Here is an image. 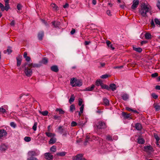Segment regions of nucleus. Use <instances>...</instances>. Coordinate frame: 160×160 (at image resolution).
<instances>
[{
    "label": "nucleus",
    "mask_w": 160,
    "mask_h": 160,
    "mask_svg": "<svg viewBox=\"0 0 160 160\" xmlns=\"http://www.w3.org/2000/svg\"><path fill=\"white\" fill-rule=\"evenodd\" d=\"M75 32V30L74 29H72L70 32L71 34L72 35Z\"/></svg>",
    "instance_id": "obj_63"
},
{
    "label": "nucleus",
    "mask_w": 160,
    "mask_h": 160,
    "mask_svg": "<svg viewBox=\"0 0 160 160\" xmlns=\"http://www.w3.org/2000/svg\"><path fill=\"white\" fill-rule=\"evenodd\" d=\"M136 129L138 131H140L142 129V126L141 124L139 123H137L135 125Z\"/></svg>",
    "instance_id": "obj_19"
},
{
    "label": "nucleus",
    "mask_w": 160,
    "mask_h": 160,
    "mask_svg": "<svg viewBox=\"0 0 160 160\" xmlns=\"http://www.w3.org/2000/svg\"><path fill=\"white\" fill-rule=\"evenodd\" d=\"M157 6L158 7V8L160 10V2L159 1H158V2L157 4Z\"/></svg>",
    "instance_id": "obj_64"
},
{
    "label": "nucleus",
    "mask_w": 160,
    "mask_h": 160,
    "mask_svg": "<svg viewBox=\"0 0 160 160\" xmlns=\"http://www.w3.org/2000/svg\"><path fill=\"white\" fill-rule=\"evenodd\" d=\"M154 106L156 111H158L160 110V105L158 104H154Z\"/></svg>",
    "instance_id": "obj_40"
},
{
    "label": "nucleus",
    "mask_w": 160,
    "mask_h": 160,
    "mask_svg": "<svg viewBox=\"0 0 160 160\" xmlns=\"http://www.w3.org/2000/svg\"><path fill=\"white\" fill-rule=\"evenodd\" d=\"M22 6L20 4H18L17 7V8L18 10H20L22 8Z\"/></svg>",
    "instance_id": "obj_56"
},
{
    "label": "nucleus",
    "mask_w": 160,
    "mask_h": 160,
    "mask_svg": "<svg viewBox=\"0 0 160 160\" xmlns=\"http://www.w3.org/2000/svg\"><path fill=\"white\" fill-rule=\"evenodd\" d=\"M66 154V152H61L57 153L56 155L58 156H64Z\"/></svg>",
    "instance_id": "obj_32"
},
{
    "label": "nucleus",
    "mask_w": 160,
    "mask_h": 160,
    "mask_svg": "<svg viewBox=\"0 0 160 160\" xmlns=\"http://www.w3.org/2000/svg\"><path fill=\"white\" fill-rule=\"evenodd\" d=\"M8 149V146L4 144L0 145V150L2 152Z\"/></svg>",
    "instance_id": "obj_13"
},
{
    "label": "nucleus",
    "mask_w": 160,
    "mask_h": 160,
    "mask_svg": "<svg viewBox=\"0 0 160 160\" xmlns=\"http://www.w3.org/2000/svg\"><path fill=\"white\" fill-rule=\"evenodd\" d=\"M103 102L104 105L105 106H108L109 105V101L106 98H103Z\"/></svg>",
    "instance_id": "obj_23"
},
{
    "label": "nucleus",
    "mask_w": 160,
    "mask_h": 160,
    "mask_svg": "<svg viewBox=\"0 0 160 160\" xmlns=\"http://www.w3.org/2000/svg\"><path fill=\"white\" fill-rule=\"evenodd\" d=\"M133 49L134 50L139 53L141 52L142 51V49L141 48L133 47Z\"/></svg>",
    "instance_id": "obj_33"
},
{
    "label": "nucleus",
    "mask_w": 160,
    "mask_h": 160,
    "mask_svg": "<svg viewBox=\"0 0 160 160\" xmlns=\"http://www.w3.org/2000/svg\"><path fill=\"white\" fill-rule=\"evenodd\" d=\"M75 99V97L73 94H72L71 95L70 98L69 99V102L71 104L72 102H73Z\"/></svg>",
    "instance_id": "obj_38"
},
{
    "label": "nucleus",
    "mask_w": 160,
    "mask_h": 160,
    "mask_svg": "<svg viewBox=\"0 0 160 160\" xmlns=\"http://www.w3.org/2000/svg\"><path fill=\"white\" fill-rule=\"evenodd\" d=\"M92 140H95V141H98V142L100 143V141L102 140H103L101 138H100L98 137H96L95 136H93L92 137Z\"/></svg>",
    "instance_id": "obj_26"
},
{
    "label": "nucleus",
    "mask_w": 160,
    "mask_h": 160,
    "mask_svg": "<svg viewBox=\"0 0 160 160\" xmlns=\"http://www.w3.org/2000/svg\"><path fill=\"white\" fill-rule=\"evenodd\" d=\"M158 76V73L157 72L153 73L152 74L151 76L153 78H155Z\"/></svg>",
    "instance_id": "obj_59"
},
{
    "label": "nucleus",
    "mask_w": 160,
    "mask_h": 160,
    "mask_svg": "<svg viewBox=\"0 0 160 160\" xmlns=\"http://www.w3.org/2000/svg\"><path fill=\"white\" fill-rule=\"evenodd\" d=\"M102 83V81L100 79H98L96 82V85L98 86H101Z\"/></svg>",
    "instance_id": "obj_31"
},
{
    "label": "nucleus",
    "mask_w": 160,
    "mask_h": 160,
    "mask_svg": "<svg viewBox=\"0 0 160 160\" xmlns=\"http://www.w3.org/2000/svg\"><path fill=\"white\" fill-rule=\"evenodd\" d=\"M122 99L124 101H127L129 98V96L127 93H124L121 95Z\"/></svg>",
    "instance_id": "obj_17"
},
{
    "label": "nucleus",
    "mask_w": 160,
    "mask_h": 160,
    "mask_svg": "<svg viewBox=\"0 0 160 160\" xmlns=\"http://www.w3.org/2000/svg\"><path fill=\"white\" fill-rule=\"evenodd\" d=\"M70 84L72 87H80L82 85V82L75 78H72L70 81Z\"/></svg>",
    "instance_id": "obj_3"
},
{
    "label": "nucleus",
    "mask_w": 160,
    "mask_h": 160,
    "mask_svg": "<svg viewBox=\"0 0 160 160\" xmlns=\"http://www.w3.org/2000/svg\"><path fill=\"white\" fill-rule=\"evenodd\" d=\"M51 70L55 72H57L59 71V69L57 66L55 65H53L51 67Z\"/></svg>",
    "instance_id": "obj_16"
},
{
    "label": "nucleus",
    "mask_w": 160,
    "mask_h": 160,
    "mask_svg": "<svg viewBox=\"0 0 160 160\" xmlns=\"http://www.w3.org/2000/svg\"><path fill=\"white\" fill-rule=\"evenodd\" d=\"M12 52V48L10 47H8L6 50H4L3 51L4 54H6L7 52L8 54H10Z\"/></svg>",
    "instance_id": "obj_20"
},
{
    "label": "nucleus",
    "mask_w": 160,
    "mask_h": 160,
    "mask_svg": "<svg viewBox=\"0 0 160 160\" xmlns=\"http://www.w3.org/2000/svg\"><path fill=\"white\" fill-rule=\"evenodd\" d=\"M37 124L38 123L37 122H34L33 126L32 127V129L34 131H36L37 130Z\"/></svg>",
    "instance_id": "obj_47"
},
{
    "label": "nucleus",
    "mask_w": 160,
    "mask_h": 160,
    "mask_svg": "<svg viewBox=\"0 0 160 160\" xmlns=\"http://www.w3.org/2000/svg\"><path fill=\"white\" fill-rule=\"evenodd\" d=\"M106 139L108 141H112V137L109 135H108L107 136Z\"/></svg>",
    "instance_id": "obj_53"
},
{
    "label": "nucleus",
    "mask_w": 160,
    "mask_h": 160,
    "mask_svg": "<svg viewBox=\"0 0 160 160\" xmlns=\"http://www.w3.org/2000/svg\"><path fill=\"white\" fill-rule=\"evenodd\" d=\"M100 66H98V68H104L105 65V63L104 62H100L99 63Z\"/></svg>",
    "instance_id": "obj_45"
},
{
    "label": "nucleus",
    "mask_w": 160,
    "mask_h": 160,
    "mask_svg": "<svg viewBox=\"0 0 160 160\" xmlns=\"http://www.w3.org/2000/svg\"><path fill=\"white\" fill-rule=\"evenodd\" d=\"M109 76H110V75H109L108 74H104V75H102L100 77V78H102L105 79V78H107Z\"/></svg>",
    "instance_id": "obj_49"
},
{
    "label": "nucleus",
    "mask_w": 160,
    "mask_h": 160,
    "mask_svg": "<svg viewBox=\"0 0 160 160\" xmlns=\"http://www.w3.org/2000/svg\"><path fill=\"white\" fill-rule=\"evenodd\" d=\"M138 140V142L139 144H143L145 142L144 139L142 138H139Z\"/></svg>",
    "instance_id": "obj_28"
},
{
    "label": "nucleus",
    "mask_w": 160,
    "mask_h": 160,
    "mask_svg": "<svg viewBox=\"0 0 160 160\" xmlns=\"http://www.w3.org/2000/svg\"><path fill=\"white\" fill-rule=\"evenodd\" d=\"M96 127L97 133L98 135H100L102 134L100 130L105 129L107 127V126L106 123L104 122L99 121L96 124Z\"/></svg>",
    "instance_id": "obj_1"
},
{
    "label": "nucleus",
    "mask_w": 160,
    "mask_h": 160,
    "mask_svg": "<svg viewBox=\"0 0 160 160\" xmlns=\"http://www.w3.org/2000/svg\"><path fill=\"white\" fill-rule=\"evenodd\" d=\"M149 8L147 7V5L144 4L142 5L141 9L139 10V12L142 16L145 17L147 16V13L149 12Z\"/></svg>",
    "instance_id": "obj_2"
},
{
    "label": "nucleus",
    "mask_w": 160,
    "mask_h": 160,
    "mask_svg": "<svg viewBox=\"0 0 160 160\" xmlns=\"http://www.w3.org/2000/svg\"><path fill=\"white\" fill-rule=\"evenodd\" d=\"M154 136L156 140V142H158L160 140V138L158 136L157 134L154 133Z\"/></svg>",
    "instance_id": "obj_44"
},
{
    "label": "nucleus",
    "mask_w": 160,
    "mask_h": 160,
    "mask_svg": "<svg viewBox=\"0 0 160 160\" xmlns=\"http://www.w3.org/2000/svg\"><path fill=\"white\" fill-rule=\"evenodd\" d=\"M10 126L13 127L14 128H15L16 127V124L13 122H12L10 123Z\"/></svg>",
    "instance_id": "obj_51"
},
{
    "label": "nucleus",
    "mask_w": 160,
    "mask_h": 160,
    "mask_svg": "<svg viewBox=\"0 0 160 160\" xmlns=\"http://www.w3.org/2000/svg\"><path fill=\"white\" fill-rule=\"evenodd\" d=\"M82 99L80 98L79 99L78 105L79 106H82Z\"/></svg>",
    "instance_id": "obj_55"
},
{
    "label": "nucleus",
    "mask_w": 160,
    "mask_h": 160,
    "mask_svg": "<svg viewBox=\"0 0 160 160\" xmlns=\"http://www.w3.org/2000/svg\"><path fill=\"white\" fill-rule=\"evenodd\" d=\"M53 118L55 120H58L59 119V118L60 117V116H57L56 115H55L53 116Z\"/></svg>",
    "instance_id": "obj_57"
},
{
    "label": "nucleus",
    "mask_w": 160,
    "mask_h": 160,
    "mask_svg": "<svg viewBox=\"0 0 160 160\" xmlns=\"http://www.w3.org/2000/svg\"><path fill=\"white\" fill-rule=\"evenodd\" d=\"M133 2V3L132 6L131 8L132 9H134L138 7L139 4V1L138 0H134Z\"/></svg>",
    "instance_id": "obj_9"
},
{
    "label": "nucleus",
    "mask_w": 160,
    "mask_h": 160,
    "mask_svg": "<svg viewBox=\"0 0 160 160\" xmlns=\"http://www.w3.org/2000/svg\"><path fill=\"white\" fill-rule=\"evenodd\" d=\"M144 150L145 151L151 152L153 151V148L151 145H148L144 147Z\"/></svg>",
    "instance_id": "obj_8"
},
{
    "label": "nucleus",
    "mask_w": 160,
    "mask_h": 160,
    "mask_svg": "<svg viewBox=\"0 0 160 160\" xmlns=\"http://www.w3.org/2000/svg\"><path fill=\"white\" fill-rule=\"evenodd\" d=\"M101 86L102 89H105L108 90H109V88L108 85L103 84V83Z\"/></svg>",
    "instance_id": "obj_39"
},
{
    "label": "nucleus",
    "mask_w": 160,
    "mask_h": 160,
    "mask_svg": "<svg viewBox=\"0 0 160 160\" xmlns=\"http://www.w3.org/2000/svg\"><path fill=\"white\" fill-rule=\"evenodd\" d=\"M40 112L44 116H47L48 114V112L47 111H45L42 112Z\"/></svg>",
    "instance_id": "obj_46"
},
{
    "label": "nucleus",
    "mask_w": 160,
    "mask_h": 160,
    "mask_svg": "<svg viewBox=\"0 0 160 160\" xmlns=\"http://www.w3.org/2000/svg\"><path fill=\"white\" fill-rule=\"evenodd\" d=\"M75 109V107L74 105L72 104L70 107V111L71 112H73Z\"/></svg>",
    "instance_id": "obj_35"
},
{
    "label": "nucleus",
    "mask_w": 160,
    "mask_h": 160,
    "mask_svg": "<svg viewBox=\"0 0 160 160\" xmlns=\"http://www.w3.org/2000/svg\"><path fill=\"white\" fill-rule=\"evenodd\" d=\"M109 89H111L113 91H115L116 89V85L114 83L111 84L109 87Z\"/></svg>",
    "instance_id": "obj_24"
},
{
    "label": "nucleus",
    "mask_w": 160,
    "mask_h": 160,
    "mask_svg": "<svg viewBox=\"0 0 160 160\" xmlns=\"http://www.w3.org/2000/svg\"><path fill=\"white\" fill-rule=\"evenodd\" d=\"M8 1L9 0H4L5 6V7L4 6V10H6L7 11H8L10 8L8 4Z\"/></svg>",
    "instance_id": "obj_18"
},
{
    "label": "nucleus",
    "mask_w": 160,
    "mask_h": 160,
    "mask_svg": "<svg viewBox=\"0 0 160 160\" xmlns=\"http://www.w3.org/2000/svg\"><path fill=\"white\" fill-rule=\"evenodd\" d=\"M95 87V86L94 85H92V86L91 87H88L85 88V91H92L94 89Z\"/></svg>",
    "instance_id": "obj_27"
},
{
    "label": "nucleus",
    "mask_w": 160,
    "mask_h": 160,
    "mask_svg": "<svg viewBox=\"0 0 160 160\" xmlns=\"http://www.w3.org/2000/svg\"><path fill=\"white\" fill-rule=\"evenodd\" d=\"M84 105L82 104L80 108V111L78 112V114L79 116L81 115L82 113L83 112Z\"/></svg>",
    "instance_id": "obj_37"
},
{
    "label": "nucleus",
    "mask_w": 160,
    "mask_h": 160,
    "mask_svg": "<svg viewBox=\"0 0 160 160\" xmlns=\"http://www.w3.org/2000/svg\"><path fill=\"white\" fill-rule=\"evenodd\" d=\"M22 57L21 56H18L16 58L17 61V66H19L21 64Z\"/></svg>",
    "instance_id": "obj_15"
},
{
    "label": "nucleus",
    "mask_w": 160,
    "mask_h": 160,
    "mask_svg": "<svg viewBox=\"0 0 160 160\" xmlns=\"http://www.w3.org/2000/svg\"><path fill=\"white\" fill-rule=\"evenodd\" d=\"M44 36V32L41 31L40 32L38 35V37L39 40H41L42 39Z\"/></svg>",
    "instance_id": "obj_22"
},
{
    "label": "nucleus",
    "mask_w": 160,
    "mask_h": 160,
    "mask_svg": "<svg viewBox=\"0 0 160 160\" xmlns=\"http://www.w3.org/2000/svg\"><path fill=\"white\" fill-rule=\"evenodd\" d=\"M45 134L48 137H52L55 136V134L50 132H46Z\"/></svg>",
    "instance_id": "obj_29"
},
{
    "label": "nucleus",
    "mask_w": 160,
    "mask_h": 160,
    "mask_svg": "<svg viewBox=\"0 0 160 160\" xmlns=\"http://www.w3.org/2000/svg\"><path fill=\"white\" fill-rule=\"evenodd\" d=\"M106 43L108 48L112 50H114L115 49V48L113 47L112 44H111V42L109 41H107Z\"/></svg>",
    "instance_id": "obj_12"
},
{
    "label": "nucleus",
    "mask_w": 160,
    "mask_h": 160,
    "mask_svg": "<svg viewBox=\"0 0 160 160\" xmlns=\"http://www.w3.org/2000/svg\"><path fill=\"white\" fill-rule=\"evenodd\" d=\"M40 66H41V65L40 64H36V63H34V64L33 63L32 67L39 68V67H40Z\"/></svg>",
    "instance_id": "obj_54"
},
{
    "label": "nucleus",
    "mask_w": 160,
    "mask_h": 160,
    "mask_svg": "<svg viewBox=\"0 0 160 160\" xmlns=\"http://www.w3.org/2000/svg\"><path fill=\"white\" fill-rule=\"evenodd\" d=\"M15 22L14 20L12 21L10 23V25L12 26H14L15 25Z\"/></svg>",
    "instance_id": "obj_61"
},
{
    "label": "nucleus",
    "mask_w": 160,
    "mask_h": 160,
    "mask_svg": "<svg viewBox=\"0 0 160 160\" xmlns=\"http://www.w3.org/2000/svg\"><path fill=\"white\" fill-rule=\"evenodd\" d=\"M0 8L1 9L2 11H4V6L1 3H0Z\"/></svg>",
    "instance_id": "obj_60"
},
{
    "label": "nucleus",
    "mask_w": 160,
    "mask_h": 160,
    "mask_svg": "<svg viewBox=\"0 0 160 160\" xmlns=\"http://www.w3.org/2000/svg\"><path fill=\"white\" fill-rule=\"evenodd\" d=\"M58 131L60 134H62V135L66 137L68 132L66 128H63L62 126H59L58 128Z\"/></svg>",
    "instance_id": "obj_4"
},
{
    "label": "nucleus",
    "mask_w": 160,
    "mask_h": 160,
    "mask_svg": "<svg viewBox=\"0 0 160 160\" xmlns=\"http://www.w3.org/2000/svg\"><path fill=\"white\" fill-rule=\"evenodd\" d=\"M56 111L59 112V114H63L65 112L61 108H57L56 110Z\"/></svg>",
    "instance_id": "obj_34"
},
{
    "label": "nucleus",
    "mask_w": 160,
    "mask_h": 160,
    "mask_svg": "<svg viewBox=\"0 0 160 160\" xmlns=\"http://www.w3.org/2000/svg\"><path fill=\"white\" fill-rule=\"evenodd\" d=\"M152 98L155 99H156L158 98V96L156 94H155V93H152Z\"/></svg>",
    "instance_id": "obj_52"
},
{
    "label": "nucleus",
    "mask_w": 160,
    "mask_h": 160,
    "mask_svg": "<svg viewBox=\"0 0 160 160\" xmlns=\"http://www.w3.org/2000/svg\"><path fill=\"white\" fill-rule=\"evenodd\" d=\"M154 21L156 25L160 27V21L157 18H155L154 19Z\"/></svg>",
    "instance_id": "obj_36"
},
{
    "label": "nucleus",
    "mask_w": 160,
    "mask_h": 160,
    "mask_svg": "<svg viewBox=\"0 0 160 160\" xmlns=\"http://www.w3.org/2000/svg\"><path fill=\"white\" fill-rule=\"evenodd\" d=\"M56 141V139L55 138H52L49 141V143L50 144H53Z\"/></svg>",
    "instance_id": "obj_30"
},
{
    "label": "nucleus",
    "mask_w": 160,
    "mask_h": 160,
    "mask_svg": "<svg viewBox=\"0 0 160 160\" xmlns=\"http://www.w3.org/2000/svg\"><path fill=\"white\" fill-rule=\"evenodd\" d=\"M45 158L48 160H52L53 158V156L52 154L49 152L45 153Z\"/></svg>",
    "instance_id": "obj_10"
},
{
    "label": "nucleus",
    "mask_w": 160,
    "mask_h": 160,
    "mask_svg": "<svg viewBox=\"0 0 160 160\" xmlns=\"http://www.w3.org/2000/svg\"><path fill=\"white\" fill-rule=\"evenodd\" d=\"M50 151L53 152H55L56 151V147L55 146L52 147L50 149Z\"/></svg>",
    "instance_id": "obj_41"
},
{
    "label": "nucleus",
    "mask_w": 160,
    "mask_h": 160,
    "mask_svg": "<svg viewBox=\"0 0 160 160\" xmlns=\"http://www.w3.org/2000/svg\"><path fill=\"white\" fill-rule=\"evenodd\" d=\"M38 154L34 151H29L28 152V155L29 157H34L37 156Z\"/></svg>",
    "instance_id": "obj_11"
},
{
    "label": "nucleus",
    "mask_w": 160,
    "mask_h": 160,
    "mask_svg": "<svg viewBox=\"0 0 160 160\" xmlns=\"http://www.w3.org/2000/svg\"><path fill=\"white\" fill-rule=\"evenodd\" d=\"M42 63L44 64H46L48 62V59L46 58H43L42 61Z\"/></svg>",
    "instance_id": "obj_43"
},
{
    "label": "nucleus",
    "mask_w": 160,
    "mask_h": 160,
    "mask_svg": "<svg viewBox=\"0 0 160 160\" xmlns=\"http://www.w3.org/2000/svg\"><path fill=\"white\" fill-rule=\"evenodd\" d=\"M77 125V122H75L73 121L71 122V126L74 127Z\"/></svg>",
    "instance_id": "obj_58"
},
{
    "label": "nucleus",
    "mask_w": 160,
    "mask_h": 160,
    "mask_svg": "<svg viewBox=\"0 0 160 160\" xmlns=\"http://www.w3.org/2000/svg\"><path fill=\"white\" fill-rule=\"evenodd\" d=\"M24 72L26 75L28 77L31 76L32 73V69L29 68L28 67H24Z\"/></svg>",
    "instance_id": "obj_6"
},
{
    "label": "nucleus",
    "mask_w": 160,
    "mask_h": 160,
    "mask_svg": "<svg viewBox=\"0 0 160 160\" xmlns=\"http://www.w3.org/2000/svg\"><path fill=\"white\" fill-rule=\"evenodd\" d=\"M27 160H38L37 158L34 157H30L29 158H28L27 159Z\"/></svg>",
    "instance_id": "obj_50"
},
{
    "label": "nucleus",
    "mask_w": 160,
    "mask_h": 160,
    "mask_svg": "<svg viewBox=\"0 0 160 160\" xmlns=\"http://www.w3.org/2000/svg\"><path fill=\"white\" fill-rule=\"evenodd\" d=\"M0 112L3 114L7 113V112L6 110L3 108V107H1L0 108Z\"/></svg>",
    "instance_id": "obj_42"
},
{
    "label": "nucleus",
    "mask_w": 160,
    "mask_h": 160,
    "mask_svg": "<svg viewBox=\"0 0 160 160\" xmlns=\"http://www.w3.org/2000/svg\"><path fill=\"white\" fill-rule=\"evenodd\" d=\"M24 140L26 142H29L31 141V138L29 137H25L24 138Z\"/></svg>",
    "instance_id": "obj_48"
},
{
    "label": "nucleus",
    "mask_w": 160,
    "mask_h": 160,
    "mask_svg": "<svg viewBox=\"0 0 160 160\" xmlns=\"http://www.w3.org/2000/svg\"><path fill=\"white\" fill-rule=\"evenodd\" d=\"M151 26L152 27H155V25L154 23V21H153V20H152V21H151Z\"/></svg>",
    "instance_id": "obj_62"
},
{
    "label": "nucleus",
    "mask_w": 160,
    "mask_h": 160,
    "mask_svg": "<svg viewBox=\"0 0 160 160\" xmlns=\"http://www.w3.org/2000/svg\"><path fill=\"white\" fill-rule=\"evenodd\" d=\"M72 159L73 160H87L83 158V155L82 154H78L73 157Z\"/></svg>",
    "instance_id": "obj_7"
},
{
    "label": "nucleus",
    "mask_w": 160,
    "mask_h": 160,
    "mask_svg": "<svg viewBox=\"0 0 160 160\" xmlns=\"http://www.w3.org/2000/svg\"><path fill=\"white\" fill-rule=\"evenodd\" d=\"M8 133L7 131L4 129H0V140L5 139Z\"/></svg>",
    "instance_id": "obj_5"
},
{
    "label": "nucleus",
    "mask_w": 160,
    "mask_h": 160,
    "mask_svg": "<svg viewBox=\"0 0 160 160\" xmlns=\"http://www.w3.org/2000/svg\"><path fill=\"white\" fill-rule=\"evenodd\" d=\"M51 6L54 11H57L59 10V8L54 3H52L51 4Z\"/></svg>",
    "instance_id": "obj_14"
},
{
    "label": "nucleus",
    "mask_w": 160,
    "mask_h": 160,
    "mask_svg": "<svg viewBox=\"0 0 160 160\" xmlns=\"http://www.w3.org/2000/svg\"><path fill=\"white\" fill-rule=\"evenodd\" d=\"M146 39L147 40L150 39L152 38V35L151 34L149 33H146L144 35Z\"/></svg>",
    "instance_id": "obj_25"
},
{
    "label": "nucleus",
    "mask_w": 160,
    "mask_h": 160,
    "mask_svg": "<svg viewBox=\"0 0 160 160\" xmlns=\"http://www.w3.org/2000/svg\"><path fill=\"white\" fill-rule=\"evenodd\" d=\"M122 116L125 119H131L132 118L130 117V114H127L125 112H122Z\"/></svg>",
    "instance_id": "obj_21"
}]
</instances>
